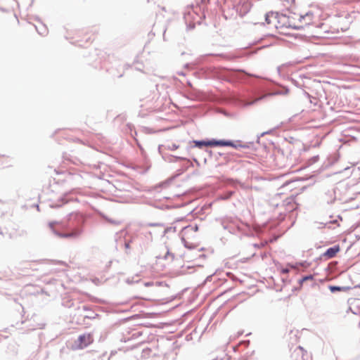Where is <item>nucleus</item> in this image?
Masks as SVG:
<instances>
[{
    "mask_svg": "<svg viewBox=\"0 0 360 360\" xmlns=\"http://www.w3.org/2000/svg\"><path fill=\"white\" fill-rule=\"evenodd\" d=\"M312 281L314 280V276L312 275H309V276H304L302 278V280L300 281V283L302 284L303 282L306 281Z\"/></svg>",
    "mask_w": 360,
    "mask_h": 360,
    "instance_id": "obj_8",
    "label": "nucleus"
},
{
    "mask_svg": "<svg viewBox=\"0 0 360 360\" xmlns=\"http://www.w3.org/2000/svg\"><path fill=\"white\" fill-rule=\"evenodd\" d=\"M93 341L94 338L90 333L83 334L79 336L72 348L74 350L82 349L91 345Z\"/></svg>",
    "mask_w": 360,
    "mask_h": 360,
    "instance_id": "obj_2",
    "label": "nucleus"
},
{
    "mask_svg": "<svg viewBox=\"0 0 360 360\" xmlns=\"http://www.w3.org/2000/svg\"><path fill=\"white\" fill-rule=\"evenodd\" d=\"M340 248L339 245H335L332 248H328L323 254V256L326 259H331L334 257L336 254L340 251Z\"/></svg>",
    "mask_w": 360,
    "mask_h": 360,
    "instance_id": "obj_4",
    "label": "nucleus"
},
{
    "mask_svg": "<svg viewBox=\"0 0 360 360\" xmlns=\"http://www.w3.org/2000/svg\"><path fill=\"white\" fill-rule=\"evenodd\" d=\"M58 235L62 238H68V237L76 236L77 234L75 233H58Z\"/></svg>",
    "mask_w": 360,
    "mask_h": 360,
    "instance_id": "obj_7",
    "label": "nucleus"
},
{
    "mask_svg": "<svg viewBox=\"0 0 360 360\" xmlns=\"http://www.w3.org/2000/svg\"><path fill=\"white\" fill-rule=\"evenodd\" d=\"M281 272L283 274H286L289 272V269L287 268H283L281 270Z\"/></svg>",
    "mask_w": 360,
    "mask_h": 360,
    "instance_id": "obj_9",
    "label": "nucleus"
},
{
    "mask_svg": "<svg viewBox=\"0 0 360 360\" xmlns=\"http://www.w3.org/2000/svg\"><path fill=\"white\" fill-rule=\"evenodd\" d=\"M281 5L286 9H290L295 2V0H279Z\"/></svg>",
    "mask_w": 360,
    "mask_h": 360,
    "instance_id": "obj_5",
    "label": "nucleus"
},
{
    "mask_svg": "<svg viewBox=\"0 0 360 360\" xmlns=\"http://www.w3.org/2000/svg\"><path fill=\"white\" fill-rule=\"evenodd\" d=\"M145 285L146 286H150V285H152V283H146Z\"/></svg>",
    "mask_w": 360,
    "mask_h": 360,
    "instance_id": "obj_11",
    "label": "nucleus"
},
{
    "mask_svg": "<svg viewBox=\"0 0 360 360\" xmlns=\"http://www.w3.org/2000/svg\"><path fill=\"white\" fill-rule=\"evenodd\" d=\"M289 266H290V268H292V269H296V268H297V267H296L295 266H294V265H290V264H289Z\"/></svg>",
    "mask_w": 360,
    "mask_h": 360,
    "instance_id": "obj_12",
    "label": "nucleus"
},
{
    "mask_svg": "<svg viewBox=\"0 0 360 360\" xmlns=\"http://www.w3.org/2000/svg\"><path fill=\"white\" fill-rule=\"evenodd\" d=\"M195 145L198 147L201 146H231L233 148H237V145L235 144L231 141H225V140H210V141H201L195 142Z\"/></svg>",
    "mask_w": 360,
    "mask_h": 360,
    "instance_id": "obj_1",
    "label": "nucleus"
},
{
    "mask_svg": "<svg viewBox=\"0 0 360 360\" xmlns=\"http://www.w3.org/2000/svg\"><path fill=\"white\" fill-rule=\"evenodd\" d=\"M331 292H335V291H341L345 289L344 287H339V286H330L329 287Z\"/></svg>",
    "mask_w": 360,
    "mask_h": 360,
    "instance_id": "obj_6",
    "label": "nucleus"
},
{
    "mask_svg": "<svg viewBox=\"0 0 360 360\" xmlns=\"http://www.w3.org/2000/svg\"><path fill=\"white\" fill-rule=\"evenodd\" d=\"M266 21L268 24H270L271 23V21L269 20V16L267 15L266 17Z\"/></svg>",
    "mask_w": 360,
    "mask_h": 360,
    "instance_id": "obj_10",
    "label": "nucleus"
},
{
    "mask_svg": "<svg viewBox=\"0 0 360 360\" xmlns=\"http://www.w3.org/2000/svg\"><path fill=\"white\" fill-rule=\"evenodd\" d=\"M292 356L295 360H312L311 355L301 347L294 351Z\"/></svg>",
    "mask_w": 360,
    "mask_h": 360,
    "instance_id": "obj_3",
    "label": "nucleus"
}]
</instances>
